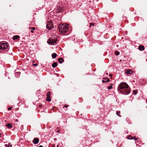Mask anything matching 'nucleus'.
Wrapping results in <instances>:
<instances>
[{
    "label": "nucleus",
    "mask_w": 147,
    "mask_h": 147,
    "mask_svg": "<svg viewBox=\"0 0 147 147\" xmlns=\"http://www.w3.org/2000/svg\"><path fill=\"white\" fill-rule=\"evenodd\" d=\"M57 56V54L56 53H54L52 55V57L53 59H55Z\"/></svg>",
    "instance_id": "14"
},
{
    "label": "nucleus",
    "mask_w": 147,
    "mask_h": 147,
    "mask_svg": "<svg viewBox=\"0 0 147 147\" xmlns=\"http://www.w3.org/2000/svg\"><path fill=\"white\" fill-rule=\"evenodd\" d=\"M109 75L110 76H112V75L111 74H110Z\"/></svg>",
    "instance_id": "36"
},
{
    "label": "nucleus",
    "mask_w": 147,
    "mask_h": 147,
    "mask_svg": "<svg viewBox=\"0 0 147 147\" xmlns=\"http://www.w3.org/2000/svg\"><path fill=\"white\" fill-rule=\"evenodd\" d=\"M13 37H19V36L18 35H15Z\"/></svg>",
    "instance_id": "31"
},
{
    "label": "nucleus",
    "mask_w": 147,
    "mask_h": 147,
    "mask_svg": "<svg viewBox=\"0 0 147 147\" xmlns=\"http://www.w3.org/2000/svg\"><path fill=\"white\" fill-rule=\"evenodd\" d=\"M63 10V8L59 6H58L57 7V9L56 10V12L57 13L62 12Z\"/></svg>",
    "instance_id": "6"
},
{
    "label": "nucleus",
    "mask_w": 147,
    "mask_h": 147,
    "mask_svg": "<svg viewBox=\"0 0 147 147\" xmlns=\"http://www.w3.org/2000/svg\"><path fill=\"white\" fill-rule=\"evenodd\" d=\"M19 37H13V39L14 40H17L18 39Z\"/></svg>",
    "instance_id": "21"
},
{
    "label": "nucleus",
    "mask_w": 147,
    "mask_h": 147,
    "mask_svg": "<svg viewBox=\"0 0 147 147\" xmlns=\"http://www.w3.org/2000/svg\"><path fill=\"white\" fill-rule=\"evenodd\" d=\"M133 139L134 140H137V142H136L137 143V142H138L140 140H138V138H136V137L134 136L132 137L131 140Z\"/></svg>",
    "instance_id": "10"
},
{
    "label": "nucleus",
    "mask_w": 147,
    "mask_h": 147,
    "mask_svg": "<svg viewBox=\"0 0 147 147\" xmlns=\"http://www.w3.org/2000/svg\"><path fill=\"white\" fill-rule=\"evenodd\" d=\"M41 106L40 105V107H41Z\"/></svg>",
    "instance_id": "40"
},
{
    "label": "nucleus",
    "mask_w": 147,
    "mask_h": 147,
    "mask_svg": "<svg viewBox=\"0 0 147 147\" xmlns=\"http://www.w3.org/2000/svg\"><path fill=\"white\" fill-rule=\"evenodd\" d=\"M68 105H65V106H64V107H66V108H67V107H68Z\"/></svg>",
    "instance_id": "30"
},
{
    "label": "nucleus",
    "mask_w": 147,
    "mask_h": 147,
    "mask_svg": "<svg viewBox=\"0 0 147 147\" xmlns=\"http://www.w3.org/2000/svg\"><path fill=\"white\" fill-rule=\"evenodd\" d=\"M125 73L127 74H131L133 73V71L131 69H128L125 71Z\"/></svg>",
    "instance_id": "7"
},
{
    "label": "nucleus",
    "mask_w": 147,
    "mask_h": 147,
    "mask_svg": "<svg viewBox=\"0 0 147 147\" xmlns=\"http://www.w3.org/2000/svg\"><path fill=\"white\" fill-rule=\"evenodd\" d=\"M47 98H46V100L47 101L50 102L51 100V99L50 98V97H47Z\"/></svg>",
    "instance_id": "16"
},
{
    "label": "nucleus",
    "mask_w": 147,
    "mask_h": 147,
    "mask_svg": "<svg viewBox=\"0 0 147 147\" xmlns=\"http://www.w3.org/2000/svg\"><path fill=\"white\" fill-rule=\"evenodd\" d=\"M60 132V130H59V129H58V130H57V133H59V132Z\"/></svg>",
    "instance_id": "29"
},
{
    "label": "nucleus",
    "mask_w": 147,
    "mask_h": 147,
    "mask_svg": "<svg viewBox=\"0 0 147 147\" xmlns=\"http://www.w3.org/2000/svg\"><path fill=\"white\" fill-rule=\"evenodd\" d=\"M113 87L112 86H110L108 87V89L109 90L111 89Z\"/></svg>",
    "instance_id": "24"
},
{
    "label": "nucleus",
    "mask_w": 147,
    "mask_h": 147,
    "mask_svg": "<svg viewBox=\"0 0 147 147\" xmlns=\"http://www.w3.org/2000/svg\"><path fill=\"white\" fill-rule=\"evenodd\" d=\"M1 134L0 133V137H1Z\"/></svg>",
    "instance_id": "37"
},
{
    "label": "nucleus",
    "mask_w": 147,
    "mask_h": 147,
    "mask_svg": "<svg viewBox=\"0 0 147 147\" xmlns=\"http://www.w3.org/2000/svg\"><path fill=\"white\" fill-rule=\"evenodd\" d=\"M57 147H59V146L58 145L57 146Z\"/></svg>",
    "instance_id": "39"
},
{
    "label": "nucleus",
    "mask_w": 147,
    "mask_h": 147,
    "mask_svg": "<svg viewBox=\"0 0 147 147\" xmlns=\"http://www.w3.org/2000/svg\"><path fill=\"white\" fill-rule=\"evenodd\" d=\"M6 127H7L8 128H11L12 127V125L9 123L7 124L6 125Z\"/></svg>",
    "instance_id": "11"
},
{
    "label": "nucleus",
    "mask_w": 147,
    "mask_h": 147,
    "mask_svg": "<svg viewBox=\"0 0 147 147\" xmlns=\"http://www.w3.org/2000/svg\"><path fill=\"white\" fill-rule=\"evenodd\" d=\"M117 90L123 94H127L130 92V88L125 82H121L119 85Z\"/></svg>",
    "instance_id": "1"
},
{
    "label": "nucleus",
    "mask_w": 147,
    "mask_h": 147,
    "mask_svg": "<svg viewBox=\"0 0 147 147\" xmlns=\"http://www.w3.org/2000/svg\"><path fill=\"white\" fill-rule=\"evenodd\" d=\"M106 80H105L106 82H107L109 81L110 79L109 78H107L105 79Z\"/></svg>",
    "instance_id": "20"
},
{
    "label": "nucleus",
    "mask_w": 147,
    "mask_h": 147,
    "mask_svg": "<svg viewBox=\"0 0 147 147\" xmlns=\"http://www.w3.org/2000/svg\"><path fill=\"white\" fill-rule=\"evenodd\" d=\"M31 32L32 33H33V30H31Z\"/></svg>",
    "instance_id": "33"
},
{
    "label": "nucleus",
    "mask_w": 147,
    "mask_h": 147,
    "mask_svg": "<svg viewBox=\"0 0 147 147\" xmlns=\"http://www.w3.org/2000/svg\"><path fill=\"white\" fill-rule=\"evenodd\" d=\"M132 136H127V138L128 139L131 140V138H132Z\"/></svg>",
    "instance_id": "18"
},
{
    "label": "nucleus",
    "mask_w": 147,
    "mask_h": 147,
    "mask_svg": "<svg viewBox=\"0 0 147 147\" xmlns=\"http://www.w3.org/2000/svg\"><path fill=\"white\" fill-rule=\"evenodd\" d=\"M59 32L62 34H64L67 33L68 34V26L67 25L60 24L59 26Z\"/></svg>",
    "instance_id": "2"
},
{
    "label": "nucleus",
    "mask_w": 147,
    "mask_h": 147,
    "mask_svg": "<svg viewBox=\"0 0 147 147\" xmlns=\"http://www.w3.org/2000/svg\"><path fill=\"white\" fill-rule=\"evenodd\" d=\"M8 47L7 42H0V49L3 50L6 49Z\"/></svg>",
    "instance_id": "3"
},
{
    "label": "nucleus",
    "mask_w": 147,
    "mask_h": 147,
    "mask_svg": "<svg viewBox=\"0 0 147 147\" xmlns=\"http://www.w3.org/2000/svg\"><path fill=\"white\" fill-rule=\"evenodd\" d=\"M32 65L33 66H36L37 65V64L36 63L35 64H33Z\"/></svg>",
    "instance_id": "27"
},
{
    "label": "nucleus",
    "mask_w": 147,
    "mask_h": 147,
    "mask_svg": "<svg viewBox=\"0 0 147 147\" xmlns=\"http://www.w3.org/2000/svg\"><path fill=\"white\" fill-rule=\"evenodd\" d=\"M115 54L118 55L119 54V52L116 51L115 52Z\"/></svg>",
    "instance_id": "19"
},
{
    "label": "nucleus",
    "mask_w": 147,
    "mask_h": 147,
    "mask_svg": "<svg viewBox=\"0 0 147 147\" xmlns=\"http://www.w3.org/2000/svg\"><path fill=\"white\" fill-rule=\"evenodd\" d=\"M146 102H147V99H146Z\"/></svg>",
    "instance_id": "41"
},
{
    "label": "nucleus",
    "mask_w": 147,
    "mask_h": 147,
    "mask_svg": "<svg viewBox=\"0 0 147 147\" xmlns=\"http://www.w3.org/2000/svg\"><path fill=\"white\" fill-rule=\"evenodd\" d=\"M51 95V92L50 91H49L48 92L47 94V97H50Z\"/></svg>",
    "instance_id": "15"
},
{
    "label": "nucleus",
    "mask_w": 147,
    "mask_h": 147,
    "mask_svg": "<svg viewBox=\"0 0 147 147\" xmlns=\"http://www.w3.org/2000/svg\"><path fill=\"white\" fill-rule=\"evenodd\" d=\"M57 40V39H53L50 38L48 40L47 42L49 45H53L56 43Z\"/></svg>",
    "instance_id": "5"
},
{
    "label": "nucleus",
    "mask_w": 147,
    "mask_h": 147,
    "mask_svg": "<svg viewBox=\"0 0 147 147\" xmlns=\"http://www.w3.org/2000/svg\"><path fill=\"white\" fill-rule=\"evenodd\" d=\"M58 61L60 63H62L64 61L63 59L62 58H59L58 59Z\"/></svg>",
    "instance_id": "12"
},
{
    "label": "nucleus",
    "mask_w": 147,
    "mask_h": 147,
    "mask_svg": "<svg viewBox=\"0 0 147 147\" xmlns=\"http://www.w3.org/2000/svg\"><path fill=\"white\" fill-rule=\"evenodd\" d=\"M58 129V127H57V129Z\"/></svg>",
    "instance_id": "38"
},
{
    "label": "nucleus",
    "mask_w": 147,
    "mask_h": 147,
    "mask_svg": "<svg viewBox=\"0 0 147 147\" xmlns=\"http://www.w3.org/2000/svg\"><path fill=\"white\" fill-rule=\"evenodd\" d=\"M105 81L104 80H102V82H105Z\"/></svg>",
    "instance_id": "32"
},
{
    "label": "nucleus",
    "mask_w": 147,
    "mask_h": 147,
    "mask_svg": "<svg viewBox=\"0 0 147 147\" xmlns=\"http://www.w3.org/2000/svg\"><path fill=\"white\" fill-rule=\"evenodd\" d=\"M116 114L119 117H121V116L120 115V111H116Z\"/></svg>",
    "instance_id": "17"
},
{
    "label": "nucleus",
    "mask_w": 147,
    "mask_h": 147,
    "mask_svg": "<svg viewBox=\"0 0 147 147\" xmlns=\"http://www.w3.org/2000/svg\"><path fill=\"white\" fill-rule=\"evenodd\" d=\"M144 47L142 45H140L138 47V49L140 51H142L144 50Z\"/></svg>",
    "instance_id": "9"
},
{
    "label": "nucleus",
    "mask_w": 147,
    "mask_h": 147,
    "mask_svg": "<svg viewBox=\"0 0 147 147\" xmlns=\"http://www.w3.org/2000/svg\"><path fill=\"white\" fill-rule=\"evenodd\" d=\"M39 141L38 139L37 138H35L33 140V142L35 144H38Z\"/></svg>",
    "instance_id": "8"
},
{
    "label": "nucleus",
    "mask_w": 147,
    "mask_h": 147,
    "mask_svg": "<svg viewBox=\"0 0 147 147\" xmlns=\"http://www.w3.org/2000/svg\"><path fill=\"white\" fill-rule=\"evenodd\" d=\"M15 121H17V122H18V119H16L15 120Z\"/></svg>",
    "instance_id": "34"
},
{
    "label": "nucleus",
    "mask_w": 147,
    "mask_h": 147,
    "mask_svg": "<svg viewBox=\"0 0 147 147\" xmlns=\"http://www.w3.org/2000/svg\"><path fill=\"white\" fill-rule=\"evenodd\" d=\"M5 146L6 147H12V146L11 145H9V144L6 145Z\"/></svg>",
    "instance_id": "22"
},
{
    "label": "nucleus",
    "mask_w": 147,
    "mask_h": 147,
    "mask_svg": "<svg viewBox=\"0 0 147 147\" xmlns=\"http://www.w3.org/2000/svg\"><path fill=\"white\" fill-rule=\"evenodd\" d=\"M11 109H12V108H11V107H9V108H8V110H11Z\"/></svg>",
    "instance_id": "28"
},
{
    "label": "nucleus",
    "mask_w": 147,
    "mask_h": 147,
    "mask_svg": "<svg viewBox=\"0 0 147 147\" xmlns=\"http://www.w3.org/2000/svg\"><path fill=\"white\" fill-rule=\"evenodd\" d=\"M137 92V91H136V90H134V94H136V92Z\"/></svg>",
    "instance_id": "26"
},
{
    "label": "nucleus",
    "mask_w": 147,
    "mask_h": 147,
    "mask_svg": "<svg viewBox=\"0 0 147 147\" xmlns=\"http://www.w3.org/2000/svg\"><path fill=\"white\" fill-rule=\"evenodd\" d=\"M46 26L48 29L51 30L52 28L53 25L52 23V21L51 20L48 22Z\"/></svg>",
    "instance_id": "4"
},
{
    "label": "nucleus",
    "mask_w": 147,
    "mask_h": 147,
    "mask_svg": "<svg viewBox=\"0 0 147 147\" xmlns=\"http://www.w3.org/2000/svg\"><path fill=\"white\" fill-rule=\"evenodd\" d=\"M29 29H31V30H34L35 29V28L34 27H32V28H29Z\"/></svg>",
    "instance_id": "23"
},
{
    "label": "nucleus",
    "mask_w": 147,
    "mask_h": 147,
    "mask_svg": "<svg viewBox=\"0 0 147 147\" xmlns=\"http://www.w3.org/2000/svg\"><path fill=\"white\" fill-rule=\"evenodd\" d=\"M57 65V63L56 62L53 63L52 64V67H55Z\"/></svg>",
    "instance_id": "13"
},
{
    "label": "nucleus",
    "mask_w": 147,
    "mask_h": 147,
    "mask_svg": "<svg viewBox=\"0 0 147 147\" xmlns=\"http://www.w3.org/2000/svg\"><path fill=\"white\" fill-rule=\"evenodd\" d=\"M38 147H43V146L42 145H40Z\"/></svg>",
    "instance_id": "35"
},
{
    "label": "nucleus",
    "mask_w": 147,
    "mask_h": 147,
    "mask_svg": "<svg viewBox=\"0 0 147 147\" xmlns=\"http://www.w3.org/2000/svg\"><path fill=\"white\" fill-rule=\"evenodd\" d=\"M90 26L91 27V26H93L94 25V24H93L92 23H90Z\"/></svg>",
    "instance_id": "25"
}]
</instances>
